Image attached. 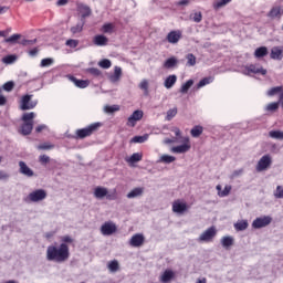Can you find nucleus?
I'll use <instances>...</instances> for the list:
<instances>
[{"mask_svg":"<svg viewBox=\"0 0 283 283\" xmlns=\"http://www.w3.org/2000/svg\"><path fill=\"white\" fill-rule=\"evenodd\" d=\"M46 260L49 262H67L70 260V245L61 243L60 247L49 245L46 249Z\"/></svg>","mask_w":283,"mask_h":283,"instance_id":"1","label":"nucleus"},{"mask_svg":"<svg viewBox=\"0 0 283 283\" xmlns=\"http://www.w3.org/2000/svg\"><path fill=\"white\" fill-rule=\"evenodd\" d=\"M34 112L24 113L22 115L23 124L19 128V134L22 136H30L32 134V129H34Z\"/></svg>","mask_w":283,"mask_h":283,"instance_id":"2","label":"nucleus"},{"mask_svg":"<svg viewBox=\"0 0 283 283\" xmlns=\"http://www.w3.org/2000/svg\"><path fill=\"white\" fill-rule=\"evenodd\" d=\"M103 124L101 123H93L85 128H80L75 132V138L78 140H83L84 138H88L93 134H96L97 129H101Z\"/></svg>","mask_w":283,"mask_h":283,"instance_id":"3","label":"nucleus"},{"mask_svg":"<svg viewBox=\"0 0 283 283\" xmlns=\"http://www.w3.org/2000/svg\"><path fill=\"white\" fill-rule=\"evenodd\" d=\"M34 97V95H23L21 97L20 101V109H22V112H28V109H34V107H36V105H39V101L38 99H32Z\"/></svg>","mask_w":283,"mask_h":283,"instance_id":"4","label":"nucleus"},{"mask_svg":"<svg viewBox=\"0 0 283 283\" xmlns=\"http://www.w3.org/2000/svg\"><path fill=\"white\" fill-rule=\"evenodd\" d=\"M48 198V191L44 189H38L29 193L27 200L29 202H41Z\"/></svg>","mask_w":283,"mask_h":283,"instance_id":"5","label":"nucleus"},{"mask_svg":"<svg viewBox=\"0 0 283 283\" xmlns=\"http://www.w3.org/2000/svg\"><path fill=\"white\" fill-rule=\"evenodd\" d=\"M189 211V205L186 203L182 199H177L172 202V212L178 213L179 216H184Z\"/></svg>","mask_w":283,"mask_h":283,"instance_id":"6","label":"nucleus"},{"mask_svg":"<svg viewBox=\"0 0 283 283\" xmlns=\"http://www.w3.org/2000/svg\"><path fill=\"white\" fill-rule=\"evenodd\" d=\"M271 165H273V159L271 158V155H264L258 161L255 170L259 172L266 171V169H269Z\"/></svg>","mask_w":283,"mask_h":283,"instance_id":"7","label":"nucleus"},{"mask_svg":"<svg viewBox=\"0 0 283 283\" xmlns=\"http://www.w3.org/2000/svg\"><path fill=\"white\" fill-rule=\"evenodd\" d=\"M273 222V218L270 216L259 217L252 222L253 229H264V227H269Z\"/></svg>","mask_w":283,"mask_h":283,"instance_id":"8","label":"nucleus"},{"mask_svg":"<svg viewBox=\"0 0 283 283\" xmlns=\"http://www.w3.org/2000/svg\"><path fill=\"white\" fill-rule=\"evenodd\" d=\"M217 233L218 231L216 230V227L212 226L200 234L199 242H211L216 238Z\"/></svg>","mask_w":283,"mask_h":283,"instance_id":"9","label":"nucleus"},{"mask_svg":"<svg viewBox=\"0 0 283 283\" xmlns=\"http://www.w3.org/2000/svg\"><path fill=\"white\" fill-rule=\"evenodd\" d=\"M191 149V142L189 137L184 138V144L179 146H174L171 148L172 154H187Z\"/></svg>","mask_w":283,"mask_h":283,"instance_id":"10","label":"nucleus"},{"mask_svg":"<svg viewBox=\"0 0 283 283\" xmlns=\"http://www.w3.org/2000/svg\"><path fill=\"white\" fill-rule=\"evenodd\" d=\"M143 116H144L143 111H139V109L134 111L133 114L127 119V123H126L127 127H136V123L138 120H143Z\"/></svg>","mask_w":283,"mask_h":283,"instance_id":"11","label":"nucleus"},{"mask_svg":"<svg viewBox=\"0 0 283 283\" xmlns=\"http://www.w3.org/2000/svg\"><path fill=\"white\" fill-rule=\"evenodd\" d=\"M245 74H261V76H266V69L262 67L260 64H250L245 66Z\"/></svg>","mask_w":283,"mask_h":283,"instance_id":"12","label":"nucleus"},{"mask_svg":"<svg viewBox=\"0 0 283 283\" xmlns=\"http://www.w3.org/2000/svg\"><path fill=\"white\" fill-rule=\"evenodd\" d=\"M77 12L81 14V21H85L87 17H92V9L84 3H77Z\"/></svg>","mask_w":283,"mask_h":283,"instance_id":"13","label":"nucleus"},{"mask_svg":"<svg viewBox=\"0 0 283 283\" xmlns=\"http://www.w3.org/2000/svg\"><path fill=\"white\" fill-rule=\"evenodd\" d=\"M67 78L69 81H71V83H74V85L80 90H85V87H90V81L87 80H78L74 75H67Z\"/></svg>","mask_w":283,"mask_h":283,"instance_id":"14","label":"nucleus"},{"mask_svg":"<svg viewBox=\"0 0 283 283\" xmlns=\"http://www.w3.org/2000/svg\"><path fill=\"white\" fill-rule=\"evenodd\" d=\"M101 232L103 235H112L113 233H116V224L114 222H105L101 227Z\"/></svg>","mask_w":283,"mask_h":283,"instance_id":"15","label":"nucleus"},{"mask_svg":"<svg viewBox=\"0 0 283 283\" xmlns=\"http://www.w3.org/2000/svg\"><path fill=\"white\" fill-rule=\"evenodd\" d=\"M168 43L176 44L180 39H182V31L177 30V31H170L167 36H166Z\"/></svg>","mask_w":283,"mask_h":283,"instance_id":"16","label":"nucleus"},{"mask_svg":"<svg viewBox=\"0 0 283 283\" xmlns=\"http://www.w3.org/2000/svg\"><path fill=\"white\" fill-rule=\"evenodd\" d=\"M270 59L273 61H282L283 59V46H274L271 50Z\"/></svg>","mask_w":283,"mask_h":283,"instance_id":"17","label":"nucleus"},{"mask_svg":"<svg viewBox=\"0 0 283 283\" xmlns=\"http://www.w3.org/2000/svg\"><path fill=\"white\" fill-rule=\"evenodd\" d=\"M129 244L130 247L135 248L143 247V244H145V237L140 233H137L132 237Z\"/></svg>","mask_w":283,"mask_h":283,"instance_id":"18","label":"nucleus"},{"mask_svg":"<svg viewBox=\"0 0 283 283\" xmlns=\"http://www.w3.org/2000/svg\"><path fill=\"white\" fill-rule=\"evenodd\" d=\"M94 196L95 198L102 199V198H107V200H112V195H107V188L104 187H96L94 190Z\"/></svg>","mask_w":283,"mask_h":283,"instance_id":"19","label":"nucleus"},{"mask_svg":"<svg viewBox=\"0 0 283 283\" xmlns=\"http://www.w3.org/2000/svg\"><path fill=\"white\" fill-rule=\"evenodd\" d=\"M108 42H109V40L107 39V36L103 35V34L95 35L93 39L94 45H97L99 48L107 45Z\"/></svg>","mask_w":283,"mask_h":283,"instance_id":"20","label":"nucleus"},{"mask_svg":"<svg viewBox=\"0 0 283 283\" xmlns=\"http://www.w3.org/2000/svg\"><path fill=\"white\" fill-rule=\"evenodd\" d=\"M19 167L20 174H22L23 176H27L28 178H32V176H34V171H32V169H30V167H28V165L24 164V161H20Z\"/></svg>","mask_w":283,"mask_h":283,"instance_id":"21","label":"nucleus"},{"mask_svg":"<svg viewBox=\"0 0 283 283\" xmlns=\"http://www.w3.org/2000/svg\"><path fill=\"white\" fill-rule=\"evenodd\" d=\"M282 14V7H273L268 13V17H270V19H281Z\"/></svg>","mask_w":283,"mask_h":283,"instance_id":"22","label":"nucleus"},{"mask_svg":"<svg viewBox=\"0 0 283 283\" xmlns=\"http://www.w3.org/2000/svg\"><path fill=\"white\" fill-rule=\"evenodd\" d=\"M176 277V274L171 270H166L163 275L160 276V282L168 283L171 282Z\"/></svg>","mask_w":283,"mask_h":283,"instance_id":"23","label":"nucleus"},{"mask_svg":"<svg viewBox=\"0 0 283 283\" xmlns=\"http://www.w3.org/2000/svg\"><path fill=\"white\" fill-rule=\"evenodd\" d=\"M176 81H178V76L169 75L168 77H166L164 86L166 87V90H171V87L176 85Z\"/></svg>","mask_w":283,"mask_h":283,"instance_id":"24","label":"nucleus"},{"mask_svg":"<svg viewBox=\"0 0 283 283\" xmlns=\"http://www.w3.org/2000/svg\"><path fill=\"white\" fill-rule=\"evenodd\" d=\"M268 54H269V49L266 46L258 48L254 51L255 59H264V56H266Z\"/></svg>","mask_w":283,"mask_h":283,"instance_id":"25","label":"nucleus"},{"mask_svg":"<svg viewBox=\"0 0 283 283\" xmlns=\"http://www.w3.org/2000/svg\"><path fill=\"white\" fill-rule=\"evenodd\" d=\"M231 1H233V0H216L212 3V8H213V10H220V8H224V6H229V3H231Z\"/></svg>","mask_w":283,"mask_h":283,"instance_id":"26","label":"nucleus"},{"mask_svg":"<svg viewBox=\"0 0 283 283\" xmlns=\"http://www.w3.org/2000/svg\"><path fill=\"white\" fill-rule=\"evenodd\" d=\"M120 76H123V69H120V66H115L114 74L111 76V81L116 83V81H120Z\"/></svg>","mask_w":283,"mask_h":283,"instance_id":"27","label":"nucleus"},{"mask_svg":"<svg viewBox=\"0 0 283 283\" xmlns=\"http://www.w3.org/2000/svg\"><path fill=\"white\" fill-rule=\"evenodd\" d=\"M234 229H235L237 231H247V229H249V221H247V220L238 221V222L234 224Z\"/></svg>","mask_w":283,"mask_h":283,"instance_id":"28","label":"nucleus"},{"mask_svg":"<svg viewBox=\"0 0 283 283\" xmlns=\"http://www.w3.org/2000/svg\"><path fill=\"white\" fill-rule=\"evenodd\" d=\"M83 28H85V21L82 20V22L71 27V32L73 34H81V32H83Z\"/></svg>","mask_w":283,"mask_h":283,"instance_id":"29","label":"nucleus"},{"mask_svg":"<svg viewBox=\"0 0 283 283\" xmlns=\"http://www.w3.org/2000/svg\"><path fill=\"white\" fill-rule=\"evenodd\" d=\"M177 65H178V60L176 57H170L166 60L164 63V67H166V70H171V67H176Z\"/></svg>","mask_w":283,"mask_h":283,"instance_id":"30","label":"nucleus"},{"mask_svg":"<svg viewBox=\"0 0 283 283\" xmlns=\"http://www.w3.org/2000/svg\"><path fill=\"white\" fill-rule=\"evenodd\" d=\"M202 132H205V128H202V126H195L190 130V134H191L192 138H198V137L202 136Z\"/></svg>","mask_w":283,"mask_h":283,"instance_id":"31","label":"nucleus"},{"mask_svg":"<svg viewBox=\"0 0 283 283\" xmlns=\"http://www.w3.org/2000/svg\"><path fill=\"white\" fill-rule=\"evenodd\" d=\"M270 138L274 140H283V132L282 130H270L269 132Z\"/></svg>","mask_w":283,"mask_h":283,"instance_id":"32","label":"nucleus"},{"mask_svg":"<svg viewBox=\"0 0 283 283\" xmlns=\"http://www.w3.org/2000/svg\"><path fill=\"white\" fill-rule=\"evenodd\" d=\"M221 244L224 249H229L230 247H233V238L232 237H223L221 239Z\"/></svg>","mask_w":283,"mask_h":283,"instance_id":"33","label":"nucleus"},{"mask_svg":"<svg viewBox=\"0 0 283 283\" xmlns=\"http://www.w3.org/2000/svg\"><path fill=\"white\" fill-rule=\"evenodd\" d=\"M144 191V188H135L130 192H128L127 198H138V196H143Z\"/></svg>","mask_w":283,"mask_h":283,"instance_id":"34","label":"nucleus"},{"mask_svg":"<svg viewBox=\"0 0 283 283\" xmlns=\"http://www.w3.org/2000/svg\"><path fill=\"white\" fill-rule=\"evenodd\" d=\"M193 86V80H188L185 84L181 85L180 93L187 94L189 90Z\"/></svg>","mask_w":283,"mask_h":283,"instance_id":"35","label":"nucleus"},{"mask_svg":"<svg viewBox=\"0 0 283 283\" xmlns=\"http://www.w3.org/2000/svg\"><path fill=\"white\" fill-rule=\"evenodd\" d=\"M36 149H39L40 151H48L50 149H54V144L46 142L38 145Z\"/></svg>","mask_w":283,"mask_h":283,"instance_id":"36","label":"nucleus"},{"mask_svg":"<svg viewBox=\"0 0 283 283\" xmlns=\"http://www.w3.org/2000/svg\"><path fill=\"white\" fill-rule=\"evenodd\" d=\"M139 90H143L145 96H148L149 95V81L143 80L139 83Z\"/></svg>","mask_w":283,"mask_h":283,"instance_id":"37","label":"nucleus"},{"mask_svg":"<svg viewBox=\"0 0 283 283\" xmlns=\"http://www.w3.org/2000/svg\"><path fill=\"white\" fill-rule=\"evenodd\" d=\"M114 28L115 27L113 23H106L102 27V32H104V34H113Z\"/></svg>","mask_w":283,"mask_h":283,"instance_id":"38","label":"nucleus"},{"mask_svg":"<svg viewBox=\"0 0 283 283\" xmlns=\"http://www.w3.org/2000/svg\"><path fill=\"white\" fill-rule=\"evenodd\" d=\"M140 160H143V154L134 153L127 161L134 164L140 163Z\"/></svg>","mask_w":283,"mask_h":283,"instance_id":"39","label":"nucleus"},{"mask_svg":"<svg viewBox=\"0 0 283 283\" xmlns=\"http://www.w3.org/2000/svg\"><path fill=\"white\" fill-rule=\"evenodd\" d=\"M283 86H275L268 91V96H275V94H282Z\"/></svg>","mask_w":283,"mask_h":283,"instance_id":"40","label":"nucleus"},{"mask_svg":"<svg viewBox=\"0 0 283 283\" xmlns=\"http://www.w3.org/2000/svg\"><path fill=\"white\" fill-rule=\"evenodd\" d=\"M14 61H17V55H6L4 57H2V63H4L6 65H12V63H14Z\"/></svg>","mask_w":283,"mask_h":283,"instance_id":"41","label":"nucleus"},{"mask_svg":"<svg viewBox=\"0 0 283 283\" xmlns=\"http://www.w3.org/2000/svg\"><path fill=\"white\" fill-rule=\"evenodd\" d=\"M175 160H176V157H174V156H171V155H163V156L160 157V161H161V163H165L166 165H169V164H171V163H175Z\"/></svg>","mask_w":283,"mask_h":283,"instance_id":"42","label":"nucleus"},{"mask_svg":"<svg viewBox=\"0 0 283 283\" xmlns=\"http://www.w3.org/2000/svg\"><path fill=\"white\" fill-rule=\"evenodd\" d=\"M186 59H187L188 67H193V65H196V55H193L192 53H189L186 55Z\"/></svg>","mask_w":283,"mask_h":283,"instance_id":"43","label":"nucleus"},{"mask_svg":"<svg viewBox=\"0 0 283 283\" xmlns=\"http://www.w3.org/2000/svg\"><path fill=\"white\" fill-rule=\"evenodd\" d=\"M178 114V108L175 107V108H170L168 112H167V115H166V120H172V118H175V116Z\"/></svg>","mask_w":283,"mask_h":283,"instance_id":"44","label":"nucleus"},{"mask_svg":"<svg viewBox=\"0 0 283 283\" xmlns=\"http://www.w3.org/2000/svg\"><path fill=\"white\" fill-rule=\"evenodd\" d=\"M54 64V59L52 57H46L41 60V67H50V65Z\"/></svg>","mask_w":283,"mask_h":283,"instance_id":"45","label":"nucleus"},{"mask_svg":"<svg viewBox=\"0 0 283 283\" xmlns=\"http://www.w3.org/2000/svg\"><path fill=\"white\" fill-rule=\"evenodd\" d=\"M98 65L99 67H103V70H109V67H112V61H109L108 59H104L99 61Z\"/></svg>","mask_w":283,"mask_h":283,"instance_id":"46","label":"nucleus"},{"mask_svg":"<svg viewBox=\"0 0 283 283\" xmlns=\"http://www.w3.org/2000/svg\"><path fill=\"white\" fill-rule=\"evenodd\" d=\"M148 138H149V136H147V135L135 136V137L132 138L130 143H139V144H142V143L147 142Z\"/></svg>","mask_w":283,"mask_h":283,"instance_id":"47","label":"nucleus"},{"mask_svg":"<svg viewBox=\"0 0 283 283\" xmlns=\"http://www.w3.org/2000/svg\"><path fill=\"white\" fill-rule=\"evenodd\" d=\"M277 109H280V103L277 102L270 103L266 106L268 112H277Z\"/></svg>","mask_w":283,"mask_h":283,"instance_id":"48","label":"nucleus"},{"mask_svg":"<svg viewBox=\"0 0 283 283\" xmlns=\"http://www.w3.org/2000/svg\"><path fill=\"white\" fill-rule=\"evenodd\" d=\"M21 39V34L15 33L13 35H11L10 38H7L3 40L4 43H17V40Z\"/></svg>","mask_w":283,"mask_h":283,"instance_id":"49","label":"nucleus"},{"mask_svg":"<svg viewBox=\"0 0 283 283\" xmlns=\"http://www.w3.org/2000/svg\"><path fill=\"white\" fill-rule=\"evenodd\" d=\"M230 193H231V186H226L222 191L218 192V196L220 198H227V196H229Z\"/></svg>","mask_w":283,"mask_h":283,"instance_id":"50","label":"nucleus"},{"mask_svg":"<svg viewBox=\"0 0 283 283\" xmlns=\"http://www.w3.org/2000/svg\"><path fill=\"white\" fill-rule=\"evenodd\" d=\"M108 269H109V271H112L113 273H116V271H118V269H119L118 261H116V260L111 261V262L108 263Z\"/></svg>","mask_w":283,"mask_h":283,"instance_id":"51","label":"nucleus"},{"mask_svg":"<svg viewBox=\"0 0 283 283\" xmlns=\"http://www.w3.org/2000/svg\"><path fill=\"white\" fill-rule=\"evenodd\" d=\"M61 242L62 244H73L74 242V238L70 237V235H64V237H61Z\"/></svg>","mask_w":283,"mask_h":283,"instance_id":"52","label":"nucleus"},{"mask_svg":"<svg viewBox=\"0 0 283 283\" xmlns=\"http://www.w3.org/2000/svg\"><path fill=\"white\" fill-rule=\"evenodd\" d=\"M2 88L4 90V92H12L14 90V82L4 83Z\"/></svg>","mask_w":283,"mask_h":283,"instance_id":"53","label":"nucleus"},{"mask_svg":"<svg viewBox=\"0 0 283 283\" xmlns=\"http://www.w3.org/2000/svg\"><path fill=\"white\" fill-rule=\"evenodd\" d=\"M65 45H67V48H78V40H74V39H70L65 42Z\"/></svg>","mask_w":283,"mask_h":283,"instance_id":"54","label":"nucleus"},{"mask_svg":"<svg viewBox=\"0 0 283 283\" xmlns=\"http://www.w3.org/2000/svg\"><path fill=\"white\" fill-rule=\"evenodd\" d=\"M118 109H120V107L118 105L105 107V112H107V114H114V112H118Z\"/></svg>","mask_w":283,"mask_h":283,"instance_id":"55","label":"nucleus"},{"mask_svg":"<svg viewBox=\"0 0 283 283\" xmlns=\"http://www.w3.org/2000/svg\"><path fill=\"white\" fill-rule=\"evenodd\" d=\"M192 20L195 21V23H200V21H202V12H195L192 14Z\"/></svg>","mask_w":283,"mask_h":283,"instance_id":"56","label":"nucleus"},{"mask_svg":"<svg viewBox=\"0 0 283 283\" xmlns=\"http://www.w3.org/2000/svg\"><path fill=\"white\" fill-rule=\"evenodd\" d=\"M274 198H283V186H277L274 191Z\"/></svg>","mask_w":283,"mask_h":283,"instance_id":"57","label":"nucleus"},{"mask_svg":"<svg viewBox=\"0 0 283 283\" xmlns=\"http://www.w3.org/2000/svg\"><path fill=\"white\" fill-rule=\"evenodd\" d=\"M209 83H211V77H205L200 80V82L198 83V87H205V85H209Z\"/></svg>","mask_w":283,"mask_h":283,"instance_id":"58","label":"nucleus"},{"mask_svg":"<svg viewBox=\"0 0 283 283\" xmlns=\"http://www.w3.org/2000/svg\"><path fill=\"white\" fill-rule=\"evenodd\" d=\"M88 74H92V76H101V70L96 67H91L87 70Z\"/></svg>","mask_w":283,"mask_h":283,"instance_id":"59","label":"nucleus"},{"mask_svg":"<svg viewBox=\"0 0 283 283\" xmlns=\"http://www.w3.org/2000/svg\"><path fill=\"white\" fill-rule=\"evenodd\" d=\"M39 161L41 163V165H48V163H50V157L48 155H41L39 157Z\"/></svg>","mask_w":283,"mask_h":283,"instance_id":"60","label":"nucleus"},{"mask_svg":"<svg viewBox=\"0 0 283 283\" xmlns=\"http://www.w3.org/2000/svg\"><path fill=\"white\" fill-rule=\"evenodd\" d=\"M10 178V175L8 172L0 170V180H8Z\"/></svg>","mask_w":283,"mask_h":283,"instance_id":"61","label":"nucleus"},{"mask_svg":"<svg viewBox=\"0 0 283 283\" xmlns=\"http://www.w3.org/2000/svg\"><path fill=\"white\" fill-rule=\"evenodd\" d=\"M10 32H12V29H7L3 31H0V36H3L6 39V36H8V34H10Z\"/></svg>","mask_w":283,"mask_h":283,"instance_id":"62","label":"nucleus"},{"mask_svg":"<svg viewBox=\"0 0 283 283\" xmlns=\"http://www.w3.org/2000/svg\"><path fill=\"white\" fill-rule=\"evenodd\" d=\"M38 54H39V49L38 48H34V49L29 51L30 56H36Z\"/></svg>","mask_w":283,"mask_h":283,"instance_id":"63","label":"nucleus"},{"mask_svg":"<svg viewBox=\"0 0 283 283\" xmlns=\"http://www.w3.org/2000/svg\"><path fill=\"white\" fill-rule=\"evenodd\" d=\"M279 105H281L282 109H283V92L279 95Z\"/></svg>","mask_w":283,"mask_h":283,"instance_id":"64","label":"nucleus"}]
</instances>
